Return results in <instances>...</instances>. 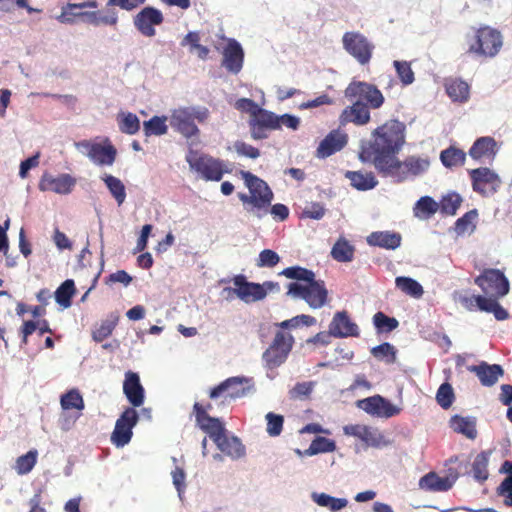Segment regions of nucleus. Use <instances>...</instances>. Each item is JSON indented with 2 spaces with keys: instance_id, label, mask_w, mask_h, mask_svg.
I'll list each match as a JSON object with an SVG mask.
<instances>
[{
  "instance_id": "9",
  "label": "nucleus",
  "mask_w": 512,
  "mask_h": 512,
  "mask_svg": "<svg viewBox=\"0 0 512 512\" xmlns=\"http://www.w3.org/2000/svg\"><path fill=\"white\" fill-rule=\"evenodd\" d=\"M430 161L428 158H422L418 156H409L404 161H400L398 158L395 163L391 164V167L386 169L381 175L384 177H391L396 182H403L410 176L416 177L429 169Z\"/></svg>"
},
{
  "instance_id": "22",
  "label": "nucleus",
  "mask_w": 512,
  "mask_h": 512,
  "mask_svg": "<svg viewBox=\"0 0 512 512\" xmlns=\"http://www.w3.org/2000/svg\"><path fill=\"white\" fill-rule=\"evenodd\" d=\"M76 184V179L69 174H60L57 177L44 173L39 182L41 191H52L57 194H69Z\"/></svg>"
},
{
  "instance_id": "10",
  "label": "nucleus",
  "mask_w": 512,
  "mask_h": 512,
  "mask_svg": "<svg viewBox=\"0 0 512 512\" xmlns=\"http://www.w3.org/2000/svg\"><path fill=\"white\" fill-rule=\"evenodd\" d=\"M294 338L289 332L277 331L271 344L263 353V361L269 369H274L283 364L292 347Z\"/></svg>"
},
{
  "instance_id": "44",
  "label": "nucleus",
  "mask_w": 512,
  "mask_h": 512,
  "mask_svg": "<svg viewBox=\"0 0 512 512\" xmlns=\"http://www.w3.org/2000/svg\"><path fill=\"white\" fill-rule=\"evenodd\" d=\"M395 285L398 289H400L403 293L414 297V298H420L422 297L424 290L420 283H418L416 280L405 277V276H399L395 279Z\"/></svg>"
},
{
  "instance_id": "62",
  "label": "nucleus",
  "mask_w": 512,
  "mask_h": 512,
  "mask_svg": "<svg viewBox=\"0 0 512 512\" xmlns=\"http://www.w3.org/2000/svg\"><path fill=\"white\" fill-rule=\"evenodd\" d=\"M381 401H382V396L376 395V396H372V397H368L366 399L360 400L358 402V406L360 408H362L365 412L378 416Z\"/></svg>"
},
{
  "instance_id": "50",
  "label": "nucleus",
  "mask_w": 512,
  "mask_h": 512,
  "mask_svg": "<svg viewBox=\"0 0 512 512\" xmlns=\"http://www.w3.org/2000/svg\"><path fill=\"white\" fill-rule=\"evenodd\" d=\"M38 452L30 450L16 459L15 470L19 475L28 474L36 465Z\"/></svg>"
},
{
  "instance_id": "42",
  "label": "nucleus",
  "mask_w": 512,
  "mask_h": 512,
  "mask_svg": "<svg viewBox=\"0 0 512 512\" xmlns=\"http://www.w3.org/2000/svg\"><path fill=\"white\" fill-rule=\"evenodd\" d=\"M501 471L507 473L508 476L497 488V493L505 497L504 503L506 506L512 507V462L505 461L502 465Z\"/></svg>"
},
{
  "instance_id": "29",
  "label": "nucleus",
  "mask_w": 512,
  "mask_h": 512,
  "mask_svg": "<svg viewBox=\"0 0 512 512\" xmlns=\"http://www.w3.org/2000/svg\"><path fill=\"white\" fill-rule=\"evenodd\" d=\"M468 371L473 372L479 378L483 386H493L504 374L503 368L498 364H488L481 362L479 365H471L467 367Z\"/></svg>"
},
{
  "instance_id": "58",
  "label": "nucleus",
  "mask_w": 512,
  "mask_h": 512,
  "mask_svg": "<svg viewBox=\"0 0 512 512\" xmlns=\"http://www.w3.org/2000/svg\"><path fill=\"white\" fill-rule=\"evenodd\" d=\"M373 323L375 327L381 332H390L396 329L399 325L397 319L388 317L383 312H377L373 316Z\"/></svg>"
},
{
  "instance_id": "38",
  "label": "nucleus",
  "mask_w": 512,
  "mask_h": 512,
  "mask_svg": "<svg viewBox=\"0 0 512 512\" xmlns=\"http://www.w3.org/2000/svg\"><path fill=\"white\" fill-rule=\"evenodd\" d=\"M355 248L343 237H340L331 249V256L338 262H351L354 258Z\"/></svg>"
},
{
  "instance_id": "41",
  "label": "nucleus",
  "mask_w": 512,
  "mask_h": 512,
  "mask_svg": "<svg viewBox=\"0 0 512 512\" xmlns=\"http://www.w3.org/2000/svg\"><path fill=\"white\" fill-rule=\"evenodd\" d=\"M311 497L317 505L329 508L332 512L339 511L345 508L348 504V501L345 498H336L326 493L314 492Z\"/></svg>"
},
{
  "instance_id": "21",
  "label": "nucleus",
  "mask_w": 512,
  "mask_h": 512,
  "mask_svg": "<svg viewBox=\"0 0 512 512\" xmlns=\"http://www.w3.org/2000/svg\"><path fill=\"white\" fill-rule=\"evenodd\" d=\"M233 293L245 303L260 301L265 298V292L259 283L248 282L242 274L233 278Z\"/></svg>"
},
{
  "instance_id": "61",
  "label": "nucleus",
  "mask_w": 512,
  "mask_h": 512,
  "mask_svg": "<svg viewBox=\"0 0 512 512\" xmlns=\"http://www.w3.org/2000/svg\"><path fill=\"white\" fill-rule=\"evenodd\" d=\"M313 387L314 383L312 381L297 383L289 391L290 398L294 400L307 398L312 393Z\"/></svg>"
},
{
  "instance_id": "63",
  "label": "nucleus",
  "mask_w": 512,
  "mask_h": 512,
  "mask_svg": "<svg viewBox=\"0 0 512 512\" xmlns=\"http://www.w3.org/2000/svg\"><path fill=\"white\" fill-rule=\"evenodd\" d=\"M325 208L321 203L315 202L311 203L309 206L304 208L302 211L303 218L320 220L325 215Z\"/></svg>"
},
{
  "instance_id": "16",
  "label": "nucleus",
  "mask_w": 512,
  "mask_h": 512,
  "mask_svg": "<svg viewBox=\"0 0 512 512\" xmlns=\"http://www.w3.org/2000/svg\"><path fill=\"white\" fill-rule=\"evenodd\" d=\"M342 42L345 50L356 58L360 64L364 65L370 61L374 47L363 34L346 32L343 35Z\"/></svg>"
},
{
  "instance_id": "24",
  "label": "nucleus",
  "mask_w": 512,
  "mask_h": 512,
  "mask_svg": "<svg viewBox=\"0 0 512 512\" xmlns=\"http://www.w3.org/2000/svg\"><path fill=\"white\" fill-rule=\"evenodd\" d=\"M370 119V111L367 105L360 100H356L352 105L347 106L339 116V122L342 126L348 123L363 126L368 124Z\"/></svg>"
},
{
  "instance_id": "2",
  "label": "nucleus",
  "mask_w": 512,
  "mask_h": 512,
  "mask_svg": "<svg viewBox=\"0 0 512 512\" xmlns=\"http://www.w3.org/2000/svg\"><path fill=\"white\" fill-rule=\"evenodd\" d=\"M472 30L473 33L466 36L467 53L481 59L496 57L503 47L502 33L488 25Z\"/></svg>"
},
{
  "instance_id": "27",
  "label": "nucleus",
  "mask_w": 512,
  "mask_h": 512,
  "mask_svg": "<svg viewBox=\"0 0 512 512\" xmlns=\"http://www.w3.org/2000/svg\"><path fill=\"white\" fill-rule=\"evenodd\" d=\"M123 392L133 408L140 407L144 403L145 391L137 373L132 371L126 372Z\"/></svg>"
},
{
  "instance_id": "26",
  "label": "nucleus",
  "mask_w": 512,
  "mask_h": 512,
  "mask_svg": "<svg viewBox=\"0 0 512 512\" xmlns=\"http://www.w3.org/2000/svg\"><path fill=\"white\" fill-rule=\"evenodd\" d=\"M348 142V136L339 130H332L320 142L316 155L318 158H327L343 149Z\"/></svg>"
},
{
  "instance_id": "15",
  "label": "nucleus",
  "mask_w": 512,
  "mask_h": 512,
  "mask_svg": "<svg viewBox=\"0 0 512 512\" xmlns=\"http://www.w3.org/2000/svg\"><path fill=\"white\" fill-rule=\"evenodd\" d=\"M460 303L469 311L478 309L487 313H493L498 321H504L509 318L508 311L493 298H487L482 295L462 296L460 297Z\"/></svg>"
},
{
  "instance_id": "11",
  "label": "nucleus",
  "mask_w": 512,
  "mask_h": 512,
  "mask_svg": "<svg viewBox=\"0 0 512 512\" xmlns=\"http://www.w3.org/2000/svg\"><path fill=\"white\" fill-rule=\"evenodd\" d=\"M345 97L364 102L368 109H379L385 98L382 92L373 84L363 81H352L344 91Z\"/></svg>"
},
{
  "instance_id": "35",
  "label": "nucleus",
  "mask_w": 512,
  "mask_h": 512,
  "mask_svg": "<svg viewBox=\"0 0 512 512\" xmlns=\"http://www.w3.org/2000/svg\"><path fill=\"white\" fill-rule=\"evenodd\" d=\"M452 486L453 482L448 477H439L435 472H429L419 480V487L427 491L443 492Z\"/></svg>"
},
{
  "instance_id": "28",
  "label": "nucleus",
  "mask_w": 512,
  "mask_h": 512,
  "mask_svg": "<svg viewBox=\"0 0 512 512\" xmlns=\"http://www.w3.org/2000/svg\"><path fill=\"white\" fill-rule=\"evenodd\" d=\"M244 52L241 45L234 39L229 40L223 51V66L237 74L243 66Z\"/></svg>"
},
{
  "instance_id": "64",
  "label": "nucleus",
  "mask_w": 512,
  "mask_h": 512,
  "mask_svg": "<svg viewBox=\"0 0 512 512\" xmlns=\"http://www.w3.org/2000/svg\"><path fill=\"white\" fill-rule=\"evenodd\" d=\"M234 148L236 152L241 156H245L251 159H256L260 156V151L258 148L242 141L235 142Z\"/></svg>"
},
{
  "instance_id": "36",
  "label": "nucleus",
  "mask_w": 512,
  "mask_h": 512,
  "mask_svg": "<svg viewBox=\"0 0 512 512\" xmlns=\"http://www.w3.org/2000/svg\"><path fill=\"white\" fill-rule=\"evenodd\" d=\"M439 209L438 202L431 196H422L413 207V215L420 220L432 218Z\"/></svg>"
},
{
  "instance_id": "52",
  "label": "nucleus",
  "mask_w": 512,
  "mask_h": 512,
  "mask_svg": "<svg viewBox=\"0 0 512 512\" xmlns=\"http://www.w3.org/2000/svg\"><path fill=\"white\" fill-rule=\"evenodd\" d=\"M396 349L388 342L382 343L371 349V354L378 360L387 364H393L396 361Z\"/></svg>"
},
{
  "instance_id": "53",
  "label": "nucleus",
  "mask_w": 512,
  "mask_h": 512,
  "mask_svg": "<svg viewBox=\"0 0 512 512\" xmlns=\"http://www.w3.org/2000/svg\"><path fill=\"white\" fill-rule=\"evenodd\" d=\"M61 407L64 410H83L84 409V400L80 394V392L76 389H72L61 396Z\"/></svg>"
},
{
  "instance_id": "48",
  "label": "nucleus",
  "mask_w": 512,
  "mask_h": 512,
  "mask_svg": "<svg viewBox=\"0 0 512 512\" xmlns=\"http://www.w3.org/2000/svg\"><path fill=\"white\" fill-rule=\"evenodd\" d=\"M119 129L122 133L134 135L140 130V120L136 114L122 113L118 118Z\"/></svg>"
},
{
  "instance_id": "31",
  "label": "nucleus",
  "mask_w": 512,
  "mask_h": 512,
  "mask_svg": "<svg viewBox=\"0 0 512 512\" xmlns=\"http://www.w3.org/2000/svg\"><path fill=\"white\" fill-rule=\"evenodd\" d=\"M211 403L203 405L195 402L193 405V414L195 416L196 425L205 433L210 432L214 428L222 425L223 423L219 418L211 417L208 412L212 410Z\"/></svg>"
},
{
  "instance_id": "55",
  "label": "nucleus",
  "mask_w": 512,
  "mask_h": 512,
  "mask_svg": "<svg viewBox=\"0 0 512 512\" xmlns=\"http://www.w3.org/2000/svg\"><path fill=\"white\" fill-rule=\"evenodd\" d=\"M335 442L326 437L315 438L309 448L306 450L308 455H316L319 453L332 452L335 450Z\"/></svg>"
},
{
  "instance_id": "37",
  "label": "nucleus",
  "mask_w": 512,
  "mask_h": 512,
  "mask_svg": "<svg viewBox=\"0 0 512 512\" xmlns=\"http://www.w3.org/2000/svg\"><path fill=\"white\" fill-rule=\"evenodd\" d=\"M346 178L350 180L354 188L363 191L370 190L378 184V181L371 172L362 173L360 171H348Z\"/></svg>"
},
{
  "instance_id": "8",
  "label": "nucleus",
  "mask_w": 512,
  "mask_h": 512,
  "mask_svg": "<svg viewBox=\"0 0 512 512\" xmlns=\"http://www.w3.org/2000/svg\"><path fill=\"white\" fill-rule=\"evenodd\" d=\"M474 282L481 288L487 298L498 300L509 293L510 283L507 277L499 269H484Z\"/></svg>"
},
{
  "instance_id": "7",
  "label": "nucleus",
  "mask_w": 512,
  "mask_h": 512,
  "mask_svg": "<svg viewBox=\"0 0 512 512\" xmlns=\"http://www.w3.org/2000/svg\"><path fill=\"white\" fill-rule=\"evenodd\" d=\"M186 161L190 168L206 181H220L224 173L228 172L221 160L198 151L190 150L186 155Z\"/></svg>"
},
{
  "instance_id": "5",
  "label": "nucleus",
  "mask_w": 512,
  "mask_h": 512,
  "mask_svg": "<svg viewBox=\"0 0 512 512\" xmlns=\"http://www.w3.org/2000/svg\"><path fill=\"white\" fill-rule=\"evenodd\" d=\"M208 116L209 112L206 108H179L173 111L170 117V125L184 137L190 138L199 133L195 121L203 123L208 119Z\"/></svg>"
},
{
  "instance_id": "54",
  "label": "nucleus",
  "mask_w": 512,
  "mask_h": 512,
  "mask_svg": "<svg viewBox=\"0 0 512 512\" xmlns=\"http://www.w3.org/2000/svg\"><path fill=\"white\" fill-rule=\"evenodd\" d=\"M478 217L476 209L466 212L462 217L458 218L455 222V231L461 235L468 231H473L475 228L474 221Z\"/></svg>"
},
{
  "instance_id": "19",
  "label": "nucleus",
  "mask_w": 512,
  "mask_h": 512,
  "mask_svg": "<svg viewBox=\"0 0 512 512\" xmlns=\"http://www.w3.org/2000/svg\"><path fill=\"white\" fill-rule=\"evenodd\" d=\"M249 124L254 139H264L267 137L266 130L279 128L278 116L260 107L250 119Z\"/></svg>"
},
{
  "instance_id": "17",
  "label": "nucleus",
  "mask_w": 512,
  "mask_h": 512,
  "mask_svg": "<svg viewBox=\"0 0 512 512\" xmlns=\"http://www.w3.org/2000/svg\"><path fill=\"white\" fill-rule=\"evenodd\" d=\"M78 149H84L89 159L99 166H111L116 159L117 150L116 148L108 143L102 145L100 143H92L88 140H83L76 143Z\"/></svg>"
},
{
  "instance_id": "20",
  "label": "nucleus",
  "mask_w": 512,
  "mask_h": 512,
  "mask_svg": "<svg viewBox=\"0 0 512 512\" xmlns=\"http://www.w3.org/2000/svg\"><path fill=\"white\" fill-rule=\"evenodd\" d=\"M163 20V14L159 9L148 6L134 17V25L142 35L153 37L156 34L154 26L162 24Z\"/></svg>"
},
{
  "instance_id": "6",
  "label": "nucleus",
  "mask_w": 512,
  "mask_h": 512,
  "mask_svg": "<svg viewBox=\"0 0 512 512\" xmlns=\"http://www.w3.org/2000/svg\"><path fill=\"white\" fill-rule=\"evenodd\" d=\"M251 380L246 377H230L222 381L209 391L211 400L218 401L220 404L230 403L233 400L241 398L251 390Z\"/></svg>"
},
{
  "instance_id": "47",
  "label": "nucleus",
  "mask_w": 512,
  "mask_h": 512,
  "mask_svg": "<svg viewBox=\"0 0 512 512\" xmlns=\"http://www.w3.org/2000/svg\"><path fill=\"white\" fill-rule=\"evenodd\" d=\"M143 131L145 136L152 135L161 136L167 133L166 117L153 116L143 123Z\"/></svg>"
},
{
  "instance_id": "34",
  "label": "nucleus",
  "mask_w": 512,
  "mask_h": 512,
  "mask_svg": "<svg viewBox=\"0 0 512 512\" xmlns=\"http://www.w3.org/2000/svg\"><path fill=\"white\" fill-rule=\"evenodd\" d=\"M449 426L454 432L462 434L470 440H474L477 437L475 417L454 415L450 418Z\"/></svg>"
},
{
  "instance_id": "23",
  "label": "nucleus",
  "mask_w": 512,
  "mask_h": 512,
  "mask_svg": "<svg viewBox=\"0 0 512 512\" xmlns=\"http://www.w3.org/2000/svg\"><path fill=\"white\" fill-rule=\"evenodd\" d=\"M498 152L497 142L493 137L483 136L475 140L468 151V155L478 162H491Z\"/></svg>"
},
{
  "instance_id": "14",
  "label": "nucleus",
  "mask_w": 512,
  "mask_h": 512,
  "mask_svg": "<svg viewBox=\"0 0 512 512\" xmlns=\"http://www.w3.org/2000/svg\"><path fill=\"white\" fill-rule=\"evenodd\" d=\"M344 434L361 440L367 447L383 448L391 444L379 429L362 424H349L343 427Z\"/></svg>"
},
{
  "instance_id": "56",
  "label": "nucleus",
  "mask_w": 512,
  "mask_h": 512,
  "mask_svg": "<svg viewBox=\"0 0 512 512\" xmlns=\"http://www.w3.org/2000/svg\"><path fill=\"white\" fill-rule=\"evenodd\" d=\"M455 400L452 386L445 382L440 385L436 393V401L443 409H449Z\"/></svg>"
},
{
  "instance_id": "13",
  "label": "nucleus",
  "mask_w": 512,
  "mask_h": 512,
  "mask_svg": "<svg viewBox=\"0 0 512 512\" xmlns=\"http://www.w3.org/2000/svg\"><path fill=\"white\" fill-rule=\"evenodd\" d=\"M473 191L486 197L495 193L501 184L496 172L488 167H479L469 171Z\"/></svg>"
},
{
  "instance_id": "18",
  "label": "nucleus",
  "mask_w": 512,
  "mask_h": 512,
  "mask_svg": "<svg viewBox=\"0 0 512 512\" xmlns=\"http://www.w3.org/2000/svg\"><path fill=\"white\" fill-rule=\"evenodd\" d=\"M209 437L217 445L218 449L233 459H238L245 454V447L237 437H228L224 424L207 432Z\"/></svg>"
},
{
  "instance_id": "40",
  "label": "nucleus",
  "mask_w": 512,
  "mask_h": 512,
  "mask_svg": "<svg viewBox=\"0 0 512 512\" xmlns=\"http://www.w3.org/2000/svg\"><path fill=\"white\" fill-rule=\"evenodd\" d=\"M102 180L104 181L111 195L116 200L117 204L119 206L122 205L126 199V189L123 182L119 178L110 174H105L102 177Z\"/></svg>"
},
{
  "instance_id": "30",
  "label": "nucleus",
  "mask_w": 512,
  "mask_h": 512,
  "mask_svg": "<svg viewBox=\"0 0 512 512\" xmlns=\"http://www.w3.org/2000/svg\"><path fill=\"white\" fill-rule=\"evenodd\" d=\"M74 16L82 17L84 21L93 26H113L118 23V15L114 9H107L106 11H91V12H72Z\"/></svg>"
},
{
  "instance_id": "51",
  "label": "nucleus",
  "mask_w": 512,
  "mask_h": 512,
  "mask_svg": "<svg viewBox=\"0 0 512 512\" xmlns=\"http://www.w3.org/2000/svg\"><path fill=\"white\" fill-rule=\"evenodd\" d=\"M279 274L289 279L298 280L300 281L299 283H306L307 281H312L313 277H315V273L312 270L300 266L287 267L284 270H282Z\"/></svg>"
},
{
  "instance_id": "60",
  "label": "nucleus",
  "mask_w": 512,
  "mask_h": 512,
  "mask_svg": "<svg viewBox=\"0 0 512 512\" xmlns=\"http://www.w3.org/2000/svg\"><path fill=\"white\" fill-rule=\"evenodd\" d=\"M280 261L279 255L271 250V249H264L260 252L258 260H257V266L258 267H274L276 266Z\"/></svg>"
},
{
  "instance_id": "32",
  "label": "nucleus",
  "mask_w": 512,
  "mask_h": 512,
  "mask_svg": "<svg viewBox=\"0 0 512 512\" xmlns=\"http://www.w3.org/2000/svg\"><path fill=\"white\" fill-rule=\"evenodd\" d=\"M402 237L398 232L376 231L367 236V243L387 250H395L401 245Z\"/></svg>"
},
{
  "instance_id": "43",
  "label": "nucleus",
  "mask_w": 512,
  "mask_h": 512,
  "mask_svg": "<svg viewBox=\"0 0 512 512\" xmlns=\"http://www.w3.org/2000/svg\"><path fill=\"white\" fill-rule=\"evenodd\" d=\"M462 197L456 192H450L442 196L439 205V211L442 215L454 216L462 203Z\"/></svg>"
},
{
  "instance_id": "59",
  "label": "nucleus",
  "mask_w": 512,
  "mask_h": 512,
  "mask_svg": "<svg viewBox=\"0 0 512 512\" xmlns=\"http://www.w3.org/2000/svg\"><path fill=\"white\" fill-rule=\"evenodd\" d=\"M267 433L272 436H279L283 429L284 418L282 415L269 412L266 414Z\"/></svg>"
},
{
  "instance_id": "49",
  "label": "nucleus",
  "mask_w": 512,
  "mask_h": 512,
  "mask_svg": "<svg viewBox=\"0 0 512 512\" xmlns=\"http://www.w3.org/2000/svg\"><path fill=\"white\" fill-rule=\"evenodd\" d=\"M119 317L117 315H111L108 319L101 322L93 333L92 337L96 342H102L108 338L118 323Z\"/></svg>"
},
{
  "instance_id": "33",
  "label": "nucleus",
  "mask_w": 512,
  "mask_h": 512,
  "mask_svg": "<svg viewBox=\"0 0 512 512\" xmlns=\"http://www.w3.org/2000/svg\"><path fill=\"white\" fill-rule=\"evenodd\" d=\"M445 91L453 102L465 103L470 97V86L460 78H450L445 81Z\"/></svg>"
},
{
  "instance_id": "1",
  "label": "nucleus",
  "mask_w": 512,
  "mask_h": 512,
  "mask_svg": "<svg viewBox=\"0 0 512 512\" xmlns=\"http://www.w3.org/2000/svg\"><path fill=\"white\" fill-rule=\"evenodd\" d=\"M406 125L390 119L373 130L371 139L363 142L359 152L362 162L374 165L379 174L395 163L397 154L405 144Z\"/></svg>"
},
{
  "instance_id": "3",
  "label": "nucleus",
  "mask_w": 512,
  "mask_h": 512,
  "mask_svg": "<svg viewBox=\"0 0 512 512\" xmlns=\"http://www.w3.org/2000/svg\"><path fill=\"white\" fill-rule=\"evenodd\" d=\"M240 175L250 194L239 193L238 198L248 212L256 211V216L261 217L260 211H267V208L271 206L274 194L268 184L253 173L242 170Z\"/></svg>"
},
{
  "instance_id": "45",
  "label": "nucleus",
  "mask_w": 512,
  "mask_h": 512,
  "mask_svg": "<svg viewBox=\"0 0 512 512\" xmlns=\"http://www.w3.org/2000/svg\"><path fill=\"white\" fill-rule=\"evenodd\" d=\"M488 462L489 454L485 451L480 452L472 463L473 477L479 481L484 482L488 479Z\"/></svg>"
},
{
  "instance_id": "12",
  "label": "nucleus",
  "mask_w": 512,
  "mask_h": 512,
  "mask_svg": "<svg viewBox=\"0 0 512 512\" xmlns=\"http://www.w3.org/2000/svg\"><path fill=\"white\" fill-rule=\"evenodd\" d=\"M139 420L138 413L133 407H127L116 420L114 430L111 434V442L116 447H124L133 436L132 429Z\"/></svg>"
},
{
  "instance_id": "25",
  "label": "nucleus",
  "mask_w": 512,
  "mask_h": 512,
  "mask_svg": "<svg viewBox=\"0 0 512 512\" xmlns=\"http://www.w3.org/2000/svg\"><path fill=\"white\" fill-rule=\"evenodd\" d=\"M329 333L338 338L356 337L359 329L356 323L352 322L346 311L336 312L330 325Z\"/></svg>"
},
{
  "instance_id": "57",
  "label": "nucleus",
  "mask_w": 512,
  "mask_h": 512,
  "mask_svg": "<svg viewBox=\"0 0 512 512\" xmlns=\"http://www.w3.org/2000/svg\"><path fill=\"white\" fill-rule=\"evenodd\" d=\"M397 75L404 86L410 85L414 82V72L411 65L407 61H394L393 63Z\"/></svg>"
},
{
  "instance_id": "46",
  "label": "nucleus",
  "mask_w": 512,
  "mask_h": 512,
  "mask_svg": "<svg viewBox=\"0 0 512 512\" xmlns=\"http://www.w3.org/2000/svg\"><path fill=\"white\" fill-rule=\"evenodd\" d=\"M75 284L71 279L65 280L55 291L56 302L68 308L71 305V298L75 294Z\"/></svg>"
},
{
  "instance_id": "39",
  "label": "nucleus",
  "mask_w": 512,
  "mask_h": 512,
  "mask_svg": "<svg viewBox=\"0 0 512 512\" xmlns=\"http://www.w3.org/2000/svg\"><path fill=\"white\" fill-rule=\"evenodd\" d=\"M440 160L447 168L463 166L466 160V153L462 149L450 146L440 153Z\"/></svg>"
},
{
  "instance_id": "4",
  "label": "nucleus",
  "mask_w": 512,
  "mask_h": 512,
  "mask_svg": "<svg viewBox=\"0 0 512 512\" xmlns=\"http://www.w3.org/2000/svg\"><path fill=\"white\" fill-rule=\"evenodd\" d=\"M287 295L292 298L304 300L310 308H322L328 301V290L323 280H316L306 283L291 282L288 285Z\"/></svg>"
}]
</instances>
